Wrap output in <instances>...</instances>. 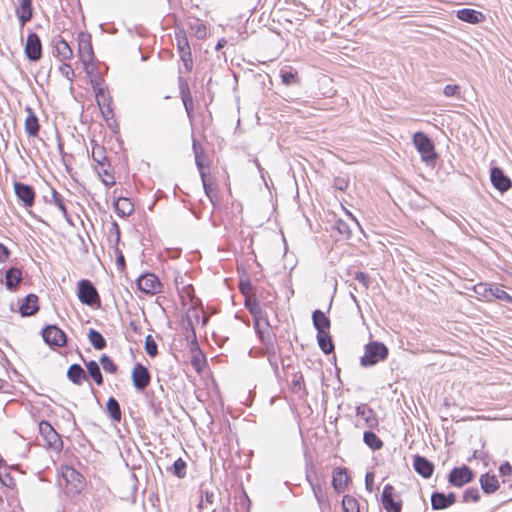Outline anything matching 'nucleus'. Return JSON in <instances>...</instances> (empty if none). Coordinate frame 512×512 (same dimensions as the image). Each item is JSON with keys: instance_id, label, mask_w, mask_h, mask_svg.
<instances>
[{"instance_id": "1", "label": "nucleus", "mask_w": 512, "mask_h": 512, "mask_svg": "<svg viewBox=\"0 0 512 512\" xmlns=\"http://www.w3.org/2000/svg\"><path fill=\"white\" fill-rule=\"evenodd\" d=\"M192 150L194 153L195 164L199 171L205 195L208 197L212 205L215 207L216 204L219 202L218 192L216 188L213 187V185L207 179V173L205 171L203 163V157H205V152L194 136L192 137Z\"/></svg>"}, {"instance_id": "2", "label": "nucleus", "mask_w": 512, "mask_h": 512, "mask_svg": "<svg viewBox=\"0 0 512 512\" xmlns=\"http://www.w3.org/2000/svg\"><path fill=\"white\" fill-rule=\"evenodd\" d=\"M388 347L380 341H371L364 346V355L360 358L362 367H372L387 359Z\"/></svg>"}, {"instance_id": "3", "label": "nucleus", "mask_w": 512, "mask_h": 512, "mask_svg": "<svg viewBox=\"0 0 512 512\" xmlns=\"http://www.w3.org/2000/svg\"><path fill=\"white\" fill-rule=\"evenodd\" d=\"M412 140L423 162L430 164L436 161L438 155L435 151L434 143L424 132H416Z\"/></svg>"}, {"instance_id": "4", "label": "nucleus", "mask_w": 512, "mask_h": 512, "mask_svg": "<svg viewBox=\"0 0 512 512\" xmlns=\"http://www.w3.org/2000/svg\"><path fill=\"white\" fill-rule=\"evenodd\" d=\"M61 474L65 482V493L69 496L80 494L84 486L82 474L71 466H63Z\"/></svg>"}, {"instance_id": "5", "label": "nucleus", "mask_w": 512, "mask_h": 512, "mask_svg": "<svg viewBox=\"0 0 512 512\" xmlns=\"http://www.w3.org/2000/svg\"><path fill=\"white\" fill-rule=\"evenodd\" d=\"M39 433L43 439V446L54 451H61L63 442L58 432L52 427L50 422L42 420L39 422Z\"/></svg>"}, {"instance_id": "6", "label": "nucleus", "mask_w": 512, "mask_h": 512, "mask_svg": "<svg viewBox=\"0 0 512 512\" xmlns=\"http://www.w3.org/2000/svg\"><path fill=\"white\" fill-rule=\"evenodd\" d=\"M77 296L82 304L88 306L100 305V296L93 285L88 279H82L77 284Z\"/></svg>"}, {"instance_id": "7", "label": "nucleus", "mask_w": 512, "mask_h": 512, "mask_svg": "<svg viewBox=\"0 0 512 512\" xmlns=\"http://www.w3.org/2000/svg\"><path fill=\"white\" fill-rule=\"evenodd\" d=\"M175 39L177 44V50L181 61L187 72H190L193 68V59L190 44L184 29H179L175 32Z\"/></svg>"}, {"instance_id": "8", "label": "nucleus", "mask_w": 512, "mask_h": 512, "mask_svg": "<svg viewBox=\"0 0 512 512\" xmlns=\"http://www.w3.org/2000/svg\"><path fill=\"white\" fill-rule=\"evenodd\" d=\"M474 477L475 474L473 470L469 466L463 464L451 469L447 475V481L451 486L461 488L472 482Z\"/></svg>"}, {"instance_id": "9", "label": "nucleus", "mask_w": 512, "mask_h": 512, "mask_svg": "<svg viewBox=\"0 0 512 512\" xmlns=\"http://www.w3.org/2000/svg\"><path fill=\"white\" fill-rule=\"evenodd\" d=\"M137 287L148 295H156L162 291V283L154 273L146 272L141 274L137 280Z\"/></svg>"}, {"instance_id": "10", "label": "nucleus", "mask_w": 512, "mask_h": 512, "mask_svg": "<svg viewBox=\"0 0 512 512\" xmlns=\"http://www.w3.org/2000/svg\"><path fill=\"white\" fill-rule=\"evenodd\" d=\"M131 380L138 392H143L151 382V373L143 364L137 362L131 372Z\"/></svg>"}, {"instance_id": "11", "label": "nucleus", "mask_w": 512, "mask_h": 512, "mask_svg": "<svg viewBox=\"0 0 512 512\" xmlns=\"http://www.w3.org/2000/svg\"><path fill=\"white\" fill-rule=\"evenodd\" d=\"M41 334L44 342L50 346L63 347L66 345V334L56 325H47L42 329Z\"/></svg>"}, {"instance_id": "12", "label": "nucleus", "mask_w": 512, "mask_h": 512, "mask_svg": "<svg viewBox=\"0 0 512 512\" xmlns=\"http://www.w3.org/2000/svg\"><path fill=\"white\" fill-rule=\"evenodd\" d=\"M14 192L18 201L25 207L30 208L35 203L36 193L32 185L14 181Z\"/></svg>"}, {"instance_id": "13", "label": "nucleus", "mask_w": 512, "mask_h": 512, "mask_svg": "<svg viewBox=\"0 0 512 512\" xmlns=\"http://www.w3.org/2000/svg\"><path fill=\"white\" fill-rule=\"evenodd\" d=\"M25 55L31 62H36L42 57V42L39 35L35 32H30L26 39Z\"/></svg>"}, {"instance_id": "14", "label": "nucleus", "mask_w": 512, "mask_h": 512, "mask_svg": "<svg viewBox=\"0 0 512 512\" xmlns=\"http://www.w3.org/2000/svg\"><path fill=\"white\" fill-rule=\"evenodd\" d=\"M456 501L457 497L454 492L445 494L444 492L434 491L430 497L431 508L435 511L448 509L453 506Z\"/></svg>"}, {"instance_id": "15", "label": "nucleus", "mask_w": 512, "mask_h": 512, "mask_svg": "<svg viewBox=\"0 0 512 512\" xmlns=\"http://www.w3.org/2000/svg\"><path fill=\"white\" fill-rule=\"evenodd\" d=\"M245 307L253 317V326H259L260 324H263L266 327H270L267 312L261 308L260 303L256 298H246Z\"/></svg>"}, {"instance_id": "16", "label": "nucleus", "mask_w": 512, "mask_h": 512, "mask_svg": "<svg viewBox=\"0 0 512 512\" xmlns=\"http://www.w3.org/2000/svg\"><path fill=\"white\" fill-rule=\"evenodd\" d=\"M78 53L82 64L93 62L95 59L94 51L91 43V35L81 32L78 35Z\"/></svg>"}, {"instance_id": "17", "label": "nucleus", "mask_w": 512, "mask_h": 512, "mask_svg": "<svg viewBox=\"0 0 512 512\" xmlns=\"http://www.w3.org/2000/svg\"><path fill=\"white\" fill-rule=\"evenodd\" d=\"M381 504L386 512H401L402 500H394V487L386 484L381 494Z\"/></svg>"}, {"instance_id": "18", "label": "nucleus", "mask_w": 512, "mask_h": 512, "mask_svg": "<svg viewBox=\"0 0 512 512\" xmlns=\"http://www.w3.org/2000/svg\"><path fill=\"white\" fill-rule=\"evenodd\" d=\"M490 180L493 187L501 193L508 191L512 187L511 179L497 166L490 169Z\"/></svg>"}, {"instance_id": "19", "label": "nucleus", "mask_w": 512, "mask_h": 512, "mask_svg": "<svg viewBox=\"0 0 512 512\" xmlns=\"http://www.w3.org/2000/svg\"><path fill=\"white\" fill-rule=\"evenodd\" d=\"M38 296L30 293L26 295L19 303L18 312L21 317H30L40 309Z\"/></svg>"}, {"instance_id": "20", "label": "nucleus", "mask_w": 512, "mask_h": 512, "mask_svg": "<svg viewBox=\"0 0 512 512\" xmlns=\"http://www.w3.org/2000/svg\"><path fill=\"white\" fill-rule=\"evenodd\" d=\"M413 468L421 477L429 479L434 473L435 465L425 456L417 454L413 456Z\"/></svg>"}, {"instance_id": "21", "label": "nucleus", "mask_w": 512, "mask_h": 512, "mask_svg": "<svg viewBox=\"0 0 512 512\" xmlns=\"http://www.w3.org/2000/svg\"><path fill=\"white\" fill-rule=\"evenodd\" d=\"M53 44V54L59 60H69L73 56V50L68 44V42L63 39L60 35H57L52 40Z\"/></svg>"}, {"instance_id": "22", "label": "nucleus", "mask_w": 512, "mask_h": 512, "mask_svg": "<svg viewBox=\"0 0 512 512\" xmlns=\"http://www.w3.org/2000/svg\"><path fill=\"white\" fill-rule=\"evenodd\" d=\"M113 229L115 230V239L112 242L111 249L113 250V253L116 258V266L117 269L120 271H123L126 267L125 257L119 248V242H120V228L116 221H113Z\"/></svg>"}, {"instance_id": "23", "label": "nucleus", "mask_w": 512, "mask_h": 512, "mask_svg": "<svg viewBox=\"0 0 512 512\" xmlns=\"http://www.w3.org/2000/svg\"><path fill=\"white\" fill-rule=\"evenodd\" d=\"M356 415L361 417L365 424L370 428L374 429L378 427V419L376 413L367 404H360L356 407Z\"/></svg>"}, {"instance_id": "24", "label": "nucleus", "mask_w": 512, "mask_h": 512, "mask_svg": "<svg viewBox=\"0 0 512 512\" xmlns=\"http://www.w3.org/2000/svg\"><path fill=\"white\" fill-rule=\"evenodd\" d=\"M456 16L459 20L469 24H478L485 20V15L482 12L471 8L458 10Z\"/></svg>"}, {"instance_id": "25", "label": "nucleus", "mask_w": 512, "mask_h": 512, "mask_svg": "<svg viewBox=\"0 0 512 512\" xmlns=\"http://www.w3.org/2000/svg\"><path fill=\"white\" fill-rule=\"evenodd\" d=\"M19 6L16 8V15L21 26H24L33 17L32 0H17Z\"/></svg>"}, {"instance_id": "26", "label": "nucleus", "mask_w": 512, "mask_h": 512, "mask_svg": "<svg viewBox=\"0 0 512 512\" xmlns=\"http://www.w3.org/2000/svg\"><path fill=\"white\" fill-rule=\"evenodd\" d=\"M25 111L27 113L25 119V132L28 134V136L35 137L40 131L38 117L30 106H26Z\"/></svg>"}, {"instance_id": "27", "label": "nucleus", "mask_w": 512, "mask_h": 512, "mask_svg": "<svg viewBox=\"0 0 512 512\" xmlns=\"http://www.w3.org/2000/svg\"><path fill=\"white\" fill-rule=\"evenodd\" d=\"M483 492L487 495L495 493L500 488V483L494 474L484 473L479 478Z\"/></svg>"}, {"instance_id": "28", "label": "nucleus", "mask_w": 512, "mask_h": 512, "mask_svg": "<svg viewBox=\"0 0 512 512\" xmlns=\"http://www.w3.org/2000/svg\"><path fill=\"white\" fill-rule=\"evenodd\" d=\"M348 480L345 468L337 467L333 470L332 486L337 493L343 492L346 489Z\"/></svg>"}, {"instance_id": "29", "label": "nucleus", "mask_w": 512, "mask_h": 512, "mask_svg": "<svg viewBox=\"0 0 512 512\" xmlns=\"http://www.w3.org/2000/svg\"><path fill=\"white\" fill-rule=\"evenodd\" d=\"M312 322L317 333L328 332L331 326V321L325 313L319 309H316L312 313Z\"/></svg>"}, {"instance_id": "30", "label": "nucleus", "mask_w": 512, "mask_h": 512, "mask_svg": "<svg viewBox=\"0 0 512 512\" xmlns=\"http://www.w3.org/2000/svg\"><path fill=\"white\" fill-rule=\"evenodd\" d=\"M67 378L75 385H81L87 379V374L80 364L73 363L67 370Z\"/></svg>"}, {"instance_id": "31", "label": "nucleus", "mask_w": 512, "mask_h": 512, "mask_svg": "<svg viewBox=\"0 0 512 512\" xmlns=\"http://www.w3.org/2000/svg\"><path fill=\"white\" fill-rule=\"evenodd\" d=\"M114 210L120 217H127L134 211V205L129 198L119 197L114 203Z\"/></svg>"}, {"instance_id": "32", "label": "nucleus", "mask_w": 512, "mask_h": 512, "mask_svg": "<svg viewBox=\"0 0 512 512\" xmlns=\"http://www.w3.org/2000/svg\"><path fill=\"white\" fill-rule=\"evenodd\" d=\"M22 280V272L19 268L11 267L5 273V285L10 291H14Z\"/></svg>"}, {"instance_id": "33", "label": "nucleus", "mask_w": 512, "mask_h": 512, "mask_svg": "<svg viewBox=\"0 0 512 512\" xmlns=\"http://www.w3.org/2000/svg\"><path fill=\"white\" fill-rule=\"evenodd\" d=\"M81 358L85 363L88 375L97 385H102L104 380L99 363H97L95 360L85 361L82 355Z\"/></svg>"}, {"instance_id": "34", "label": "nucleus", "mask_w": 512, "mask_h": 512, "mask_svg": "<svg viewBox=\"0 0 512 512\" xmlns=\"http://www.w3.org/2000/svg\"><path fill=\"white\" fill-rule=\"evenodd\" d=\"M316 338L318 346L324 354L328 355L334 351L335 347L329 331L317 333Z\"/></svg>"}, {"instance_id": "35", "label": "nucleus", "mask_w": 512, "mask_h": 512, "mask_svg": "<svg viewBox=\"0 0 512 512\" xmlns=\"http://www.w3.org/2000/svg\"><path fill=\"white\" fill-rule=\"evenodd\" d=\"M106 412L113 421H115V422L121 421L122 411H121L120 404L115 397L111 396L108 398V400L106 402Z\"/></svg>"}, {"instance_id": "36", "label": "nucleus", "mask_w": 512, "mask_h": 512, "mask_svg": "<svg viewBox=\"0 0 512 512\" xmlns=\"http://www.w3.org/2000/svg\"><path fill=\"white\" fill-rule=\"evenodd\" d=\"M484 297L495 298L498 300L505 301L507 303H512V296H510L505 290L497 286H490L489 288H484Z\"/></svg>"}, {"instance_id": "37", "label": "nucleus", "mask_w": 512, "mask_h": 512, "mask_svg": "<svg viewBox=\"0 0 512 512\" xmlns=\"http://www.w3.org/2000/svg\"><path fill=\"white\" fill-rule=\"evenodd\" d=\"M254 330L258 339L263 345L267 344L268 342H276V336L271 325L270 327H266L263 324H260L259 326H254Z\"/></svg>"}, {"instance_id": "38", "label": "nucleus", "mask_w": 512, "mask_h": 512, "mask_svg": "<svg viewBox=\"0 0 512 512\" xmlns=\"http://www.w3.org/2000/svg\"><path fill=\"white\" fill-rule=\"evenodd\" d=\"M87 336L94 349L103 350L107 346L106 339L98 330L90 328Z\"/></svg>"}, {"instance_id": "39", "label": "nucleus", "mask_w": 512, "mask_h": 512, "mask_svg": "<svg viewBox=\"0 0 512 512\" xmlns=\"http://www.w3.org/2000/svg\"><path fill=\"white\" fill-rule=\"evenodd\" d=\"M363 442L373 451L380 450L384 445L383 441L371 430L363 433Z\"/></svg>"}, {"instance_id": "40", "label": "nucleus", "mask_w": 512, "mask_h": 512, "mask_svg": "<svg viewBox=\"0 0 512 512\" xmlns=\"http://www.w3.org/2000/svg\"><path fill=\"white\" fill-rule=\"evenodd\" d=\"M332 228L341 236V239H343V240L350 239L351 229H350L349 224L346 221H344L342 219H337L335 221V223L333 224Z\"/></svg>"}, {"instance_id": "41", "label": "nucleus", "mask_w": 512, "mask_h": 512, "mask_svg": "<svg viewBox=\"0 0 512 512\" xmlns=\"http://www.w3.org/2000/svg\"><path fill=\"white\" fill-rule=\"evenodd\" d=\"M186 468V462L182 458H178L170 468H167V471L171 472L177 478L182 479L186 476Z\"/></svg>"}, {"instance_id": "42", "label": "nucleus", "mask_w": 512, "mask_h": 512, "mask_svg": "<svg viewBox=\"0 0 512 512\" xmlns=\"http://www.w3.org/2000/svg\"><path fill=\"white\" fill-rule=\"evenodd\" d=\"M282 83L285 85H292L298 83V73L293 69H282L280 71Z\"/></svg>"}, {"instance_id": "43", "label": "nucleus", "mask_w": 512, "mask_h": 512, "mask_svg": "<svg viewBox=\"0 0 512 512\" xmlns=\"http://www.w3.org/2000/svg\"><path fill=\"white\" fill-rule=\"evenodd\" d=\"M342 508L344 512H360L357 499L350 495H345L343 497Z\"/></svg>"}, {"instance_id": "44", "label": "nucleus", "mask_w": 512, "mask_h": 512, "mask_svg": "<svg viewBox=\"0 0 512 512\" xmlns=\"http://www.w3.org/2000/svg\"><path fill=\"white\" fill-rule=\"evenodd\" d=\"M480 492L477 487H469L466 490H464L462 494V501L464 503L473 502L477 503L480 501Z\"/></svg>"}, {"instance_id": "45", "label": "nucleus", "mask_w": 512, "mask_h": 512, "mask_svg": "<svg viewBox=\"0 0 512 512\" xmlns=\"http://www.w3.org/2000/svg\"><path fill=\"white\" fill-rule=\"evenodd\" d=\"M99 363L101 364L104 371L110 374H115L118 370V366L115 364L113 359L106 354L101 355Z\"/></svg>"}, {"instance_id": "46", "label": "nucleus", "mask_w": 512, "mask_h": 512, "mask_svg": "<svg viewBox=\"0 0 512 512\" xmlns=\"http://www.w3.org/2000/svg\"><path fill=\"white\" fill-rule=\"evenodd\" d=\"M92 158L101 167H104L105 163L108 161L107 157L105 156V149L100 145H95L92 148Z\"/></svg>"}, {"instance_id": "47", "label": "nucleus", "mask_w": 512, "mask_h": 512, "mask_svg": "<svg viewBox=\"0 0 512 512\" xmlns=\"http://www.w3.org/2000/svg\"><path fill=\"white\" fill-rule=\"evenodd\" d=\"M145 351L150 357L158 355V346L152 335H147L145 338Z\"/></svg>"}, {"instance_id": "48", "label": "nucleus", "mask_w": 512, "mask_h": 512, "mask_svg": "<svg viewBox=\"0 0 512 512\" xmlns=\"http://www.w3.org/2000/svg\"><path fill=\"white\" fill-rule=\"evenodd\" d=\"M101 94H95L96 102L99 107L109 106L112 104V97L109 93L108 87L101 90Z\"/></svg>"}, {"instance_id": "49", "label": "nucleus", "mask_w": 512, "mask_h": 512, "mask_svg": "<svg viewBox=\"0 0 512 512\" xmlns=\"http://www.w3.org/2000/svg\"><path fill=\"white\" fill-rule=\"evenodd\" d=\"M291 389L294 393H299L300 391H303L305 394H307L304 387V377L301 373L294 374L291 383Z\"/></svg>"}, {"instance_id": "50", "label": "nucleus", "mask_w": 512, "mask_h": 512, "mask_svg": "<svg viewBox=\"0 0 512 512\" xmlns=\"http://www.w3.org/2000/svg\"><path fill=\"white\" fill-rule=\"evenodd\" d=\"M52 199L54 204L58 207V209L62 212L65 218L68 217V211L66 205L64 203V199L62 195H60L55 189H52Z\"/></svg>"}, {"instance_id": "51", "label": "nucleus", "mask_w": 512, "mask_h": 512, "mask_svg": "<svg viewBox=\"0 0 512 512\" xmlns=\"http://www.w3.org/2000/svg\"><path fill=\"white\" fill-rule=\"evenodd\" d=\"M90 84L92 86L94 94H101V90L107 87L105 86V81L102 76L91 77Z\"/></svg>"}, {"instance_id": "52", "label": "nucleus", "mask_w": 512, "mask_h": 512, "mask_svg": "<svg viewBox=\"0 0 512 512\" xmlns=\"http://www.w3.org/2000/svg\"><path fill=\"white\" fill-rule=\"evenodd\" d=\"M182 102L186 110L187 116L191 119L193 117V99L190 92L183 95Z\"/></svg>"}, {"instance_id": "53", "label": "nucleus", "mask_w": 512, "mask_h": 512, "mask_svg": "<svg viewBox=\"0 0 512 512\" xmlns=\"http://www.w3.org/2000/svg\"><path fill=\"white\" fill-rule=\"evenodd\" d=\"M306 478H307V481L309 482V484L311 485L312 491H313L317 501L320 503L323 498L321 485L318 483H315L313 478L310 475H307Z\"/></svg>"}, {"instance_id": "54", "label": "nucleus", "mask_w": 512, "mask_h": 512, "mask_svg": "<svg viewBox=\"0 0 512 512\" xmlns=\"http://www.w3.org/2000/svg\"><path fill=\"white\" fill-rule=\"evenodd\" d=\"M264 354L267 355V358H276V355L279 351V347L276 344V342H268L267 344H264Z\"/></svg>"}, {"instance_id": "55", "label": "nucleus", "mask_w": 512, "mask_h": 512, "mask_svg": "<svg viewBox=\"0 0 512 512\" xmlns=\"http://www.w3.org/2000/svg\"><path fill=\"white\" fill-rule=\"evenodd\" d=\"M148 406L155 416H159L163 412V407H162L161 401L157 400L154 397H152L148 401Z\"/></svg>"}, {"instance_id": "56", "label": "nucleus", "mask_w": 512, "mask_h": 512, "mask_svg": "<svg viewBox=\"0 0 512 512\" xmlns=\"http://www.w3.org/2000/svg\"><path fill=\"white\" fill-rule=\"evenodd\" d=\"M59 72L61 75H63L66 79L73 81L75 77L74 70L69 64L63 63L59 66Z\"/></svg>"}, {"instance_id": "57", "label": "nucleus", "mask_w": 512, "mask_h": 512, "mask_svg": "<svg viewBox=\"0 0 512 512\" xmlns=\"http://www.w3.org/2000/svg\"><path fill=\"white\" fill-rule=\"evenodd\" d=\"M354 279L357 280L359 283H361L365 289L369 288L370 286V277L367 273L358 271L354 275Z\"/></svg>"}, {"instance_id": "58", "label": "nucleus", "mask_w": 512, "mask_h": 512, "mask_svg": "<svg viewBox=\"0 0 512 512\" xmlns=\"http://www.w3.org/2000/svg\"><path fill=\"white\" fill-rule=\"evenodd\" d=\"M349 180L345 177H336L333 180V186L340 191H345L348 187Z\"/></svg>"}, {"instance_id": "59", "label": "nucleus", "mask_w": 512, "mask_h": 512, "mask_svg": "<svg viewBox=\"0 0 512 512\" xmlns=\"http://www.w3.org/2000/svg\"><path fill=\"white\" fill-rule=\"evenodd\" d=\"M443 93L447 97H452L460 94V86L459 85H453V84H447L444 87Z\"/></svg>"}, {"instance_id": "60", "label": "nucleus", "mask_w": 512, "mask_h": 512, "mask_svg": "<svg viewBox=\"0 0 512 512\" xmlns=\"http://www.w3.org/2000/svg\"><path fill=\"white\" fill-rule=\"evenodd\" d=\"M86 74L91 78L94 76H100L98 73V67L93 62H86L83 64Z\"/></svg>"}, {"instance_id": "61", "label": "nucleus", "mask_w": 512, "mask_h": 512, "mask_svg": "<svg viewBox=\"0 0 512 512\" xmlns=\"http://www.w3.org/2000/svg\"><path fill=\"white\" fill-rule=\"evenodd\" d=\"M498 471L501 477L510 476L512 474V465L505 461L499 466Z\"/></svg>"}, {"instance_id": "62", "label": "nucleus", "mask_w": 512, "mask_h": 512, "mask_svg": "<svg viewBox=\"0 0 512 512\" xmlns=\"http://www.w3.org/2000/svg\"><path fill=\"white\" fill-rule=\"evenodd\" d=\"M99 108H100L101 114L106 119V121L109 120V117L110 118L114 117V112H113L112 104H110L109 106H102V107H99Z\"/></svg>"}, {"instance_id": "63", "label": "nucleus", "mask_w": 512, "mask_h": 512, "mask_svg": "<svg viewBox=\"0 0 512 512\" xmlns=\"http://www.w3.org/2000/svg\"><path fill=\"white\" fill-rule=\"evenodd\" d=\"M373 484H374V473L367 472L365 475V487H366L367 491H369V492L373 491Z\"/></svg>"}, {"instance_id": "64", "label": "nucleus", "mask_w": 512, "mask_h": 512, "mask_svg": "<svg viewBox=\"0 0 512 512\" xmlns=\"http://www.w3.org/2000/svg\"><path fill=\"white\" fill-rule=\"evenodd\" d=\"M103 168V174L105 175V179H103V183L106 185V186H113L115 184V178L114 176L109 172L108 169Z\"/></svg>"}]
</instances>
